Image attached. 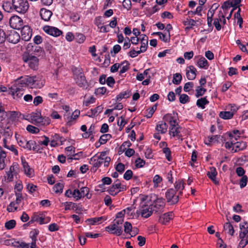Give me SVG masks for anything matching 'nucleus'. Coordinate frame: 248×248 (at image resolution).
I'll return each instance as SVG.
<instances>
[{"label":"nucleus","mask_w":248,"mask_h":248,"mask_svg":"<svg viewBox=\"0 0 248 248\" xmlns=\"http://www.w3.org/2000/svg\"><path fill=\"white\" fill-rule=\"evenodd\" d=\"M22 59L24 62L27 63L29 67L33 70H37L38 68L39 59L36 56L24 53Z\"/></svg>","instance_id":"1"},{"label":"nucleus","mask_w":248,"mask_h":248,"mask_svg":"<svg viewBox=\"0 0 248 248\" xmlns=\"http://www.w3.org/2000/svg\"><path fill=\"white\" fill-rule=\"evenodd\" d=\"M12 5L18 13H25L29 9V3L26 0H12Z\"/></svg>","instance_id":"2"},{"label":"nucleus","mask_w":248,"mask_h":248,"mask_svg":"<svg viewBox=\"0 0 248 248\" xmlns=\"http://www.w3.org/2000/svg\"><path fill=\"white\" fill-rule=\"evenodd\" d=\"M155 198L153 203L150 205L151 207L153 208V211L157 212L159 211H161L165 207V199L163 198H157L155 195H154Z\"/></svg>","instance_id":"3"},{"label":"nucleus","mask_w":248,"mask_h":248,"mask_svg":"<svg viewBox=\"0 0 248 248\" xmlns=\"http://www.w3.org/2000/svg\"><path fill=\"white\" fill-rule=\"evenodd\" d=\"M24 93V89L21 85H13L9 90V93L11 94L14 99L20 98Z\"/></svg>","instance_id":"4"},{"label":"nucleus","mask_w":248,"mask_h":248,"mask_svg":"<svg viewBox=\"0 0 248 248\" xmlns=\"http://www.w3.org/2000/svg\"><path fill=\"white\" fill-rule=\"evenodd\" d=\"M176 192V190L173 188H170L167 190L166 192V198L168 202H170L171 204L178 202L179 195H175Z\"/></svg>","instance_id":"5"},{"label":"nucleus","mask_w":248,"mask_h":248,"mask_svg":"<svg viewBox=\"0 0 248 248\" xmlns=\"http://www.w3.org/2000/svg\"><path fill=\"white\" fill-rule=\"evenodd\" d=\"M9 24L12 28L20 30L23 26V20L17 16H14L10 18Z\"/></svg>","instance_id":"6"},{"label":"nucleus","mask_w":248,"mask_h":248,"mask_svg":"<svg viewBox=\"0 0 248 248\" xmlns=\"http://www.w3.org/2000/svg\"><path fill=\"white\" fill-rule=\"evenodd\" d=\"M140 210L141 217L144 218H148L150 217L153 212V208L146 203H140Z\"/></svg>","instance_id":"7"},{"label":"nucleus","mask_w":248,"mask_h":248,"mask_svg":"<svg viewBox=\"0 0 248 248\" xmlns=\"http://www.w3.org/2000/svg\"><path fill=\"white\" fill-rule=\"evenodd\" d=\"M105 231L110 234L120 236L123 233V227L116 226L112 223L105 227Z\"/></svg>","instance_id":"8"},{"label":"nucleus","mask_w":248,"mask_h":248,"mask_svg":"<svg viewBox=\"0 0 248 248\" xmlns=\"http://www.w3.org/2000/svg\"><path fill=\"white\" fill-rule=\"evenodd\" d=\"M25 53L31 54V55L33 56H36L37 58L39 57H43L45 55V51L43 48L36 45L31 46V50H28V51Z\"/></svg>","instance_id":"9"},{"label":"nucleus","mask_w":248,"mask_h":248,"mask_svg":"<svg viewBox=\"0 0 248 248\" xmlns=\"http://www.w3.org/2000/svg\"><path fill=\"white\" fill-rule=\"evenodd\" d=\"M20 29L22 39L25 41H29L32 35V31L30 27L28 25H26L22 26Z\"/></svg>","instance_id":"10"},{"label":"nucleus","mask_w":248,"mask_h":248,"mask_svg":"<svg viewBox=\"0 0 248 248\" xmlns=\"http://www.w3.org/2000/svg\"><path fill=\"white\" fill-rule=\"evenodd\" d=\"M43 30L46 33L54 37H58L62 33V31L56 27L46 26Z\"/></svg>","instance_id":"11"},{"label":"nucleus","mask_w":248,"mask_h":248,"mask_svg":"<svg viewBox=\"0 0 248 248\" xmlns=\"http://www.w3.org/2000/svg\"><path fill=\"white\" fill-rule=\"evenodd\" d=\"M104 160L102 158L97 157V154L90 159V163L93 165L91 170L96 171L97 169L103 164Z\"/></svg>","instance_id":"12"},{"label":"nucleus","mask_w":248,"mask_h":248,"mask_svg":"<svg viewBox=\"0 0 248 248\" xmlns=\"http://www.w3.org/2000/svg\"><path fill=\"white\" fill-rule=\"evenodd\" d=\"M26 83L31 86H33L34 87H37L39 88L43 86V84L39 85L37 82L39 80V77L37 76H28L26 78Z\"/></svg>","instance_id":"13"},{"label":"nucleus","mask_w":248,"mask_h":248,"mask_svg":"<svg viewBox=\"0 0 248 248\" xmlns=\"http://www.w3.org/2000/svg\"><path fill=\"white\" fill-rule=\"evenodd\" d=\"M186 76L188 80H193L196 78L197 70L193 65H190L186 68Z\"/></svg>","instance_id":"14"},{"label":"nucleus","mask_w":248,"mask_h":248,"mask_svg":"<svg viewBox=\"0 0 248 248\" xmlns=\"http://www.w3.org/2000/svg\"><path fill=\"white\" fill-rule=\"evenodd\" d=\"M32 143H34V141L33 140H29L27 141L25 138H22L18 141V143L19 145L24 149H28L29 150H31V145H32Z\"/></svg>","instance_id":"15"},{"label":"nucleus","mask_w":248,"mask_h":248,"mask_svg":"<svg viewBox=\"0 0 248 248\" xmlns=\"http://www.w3.org/2000/svg\"><path fill=\"white\" fill-rule=\"evenodd\" d=\"M173 213L170 212L166 213L160 216L158 221L162 224H166L168 223L170 219L172 218Z\"/></svg>","instance_id":"16"},{"label":"nucleus","mask_w":248,"mask_h":248,"mask_svg":"<svg viewBox=\"0 0 248 248\" xmlns=\"http://www.w3.org/2000/svg\"><path fill=\"white\" fill-rule=\"evenodd\" d=\"M20 37L19 34L15 31L11 32V33L7 36L8 41L13 44L17 43L20 40Z\"/></svg>","instance_id":"17"},{"label":"nucleus","mask_w":248,"mask_h":248,"mask_svg":"<svg viewBox=\"0 0 248 248\" xmlns=\"http://www.w3.org/2000/svg\"><path fill=\"white\" fill-rule=\"evenodd\" d=\"M40 15L42 19L45 21H48L52 16V13L51 11L45 8H41L40 11Z\"/></svg>","instance_id":"18"},{"label":"nucleus","mask_w":248,"mask_h":248,"mask_svg":"<svg viewBox=\"0 0 248 248\" xmlns=\"http://www.w3.org/2000/svg\"><path fill=\"white\" fill-rule=\"evenodd\" d=\"M75 79L76 83L79 87L85 89L87 88V81L84 75L75 78Z\"/></svg>","instance_id":"19"},{"label":"nucleus","mask_w":248,"mask_h":248,"mask_svg":"<svg viewBox=\"0 0 248 248\" xmlns=\"http://www.w3.org/2000/svg\"><path fill=\"white\" fill-rule=\"evenodd\" d=\"M177 126H174L170 128V135L172 136V137H177L178 139L180 138L182 136L180 134V129H181V127H180L178 124H177Z\"/></svg>","instance_id":"20"},{"label":"nucleus","mask_w":248,"mask_h":248,"mask_svg":"<svg viewBox=\"0 0 248 248\" xmlns=\"http://www.w3.org/2000/svg\"><path fill=\"white\" fill-rule=\"evenodd\" d=\"M31 118L36 124H39V123L43 120L40 111L32 112L31 114Z\"/></svg>","instance_id":"21"},{"label":"nucleus","mask_w":248,"mask_h":248,"mask_svg":"<svg viewBox=\"0 0 248 248\" xmlns=\"http://www.w3.org/2000/svg\"><path fill=\"white\" fill-rule=\"evenodd\" d=\"M155 129L161 134H165L167 131L168 124L165 122H159L156 126Z\"/></svg>","instance_id":"22"},{"label":"nucleus","mask_w":248,"mask_h":248,"mask_svg":"<svg viewBox=\"0 0 248 248\" xmlns=\"http://www.w3.org/2000/svg\"><path fill=\"white\" fill-rule=\"evenodd\" d=\"M103 107L102 105L98 106L93 109H91L90 111L88 112V115L90 117H94L100 113L103 110Z\"/></svg>","instance_id":"23"},{"label":"nucleus","mask_w":248,"mask_h":248,"mask_svg":"<svg viewBox=\"0 0 248 248\" xmlns=\"http://www.w3.org/2000/svg\"><path fill=\"white\" fill-rule=\"evenodd\" d=\"M207 175L208 177L216 184H217L218 183L216 180L217 172L215 168H210V171L207 172Z\"/></svg>","instance_id":"24"},{"label":"nucleus","mask_w":248,"mask_h":248,"mask_svg":"<svg viewBox=\"0 0 248 248\" xmlns=\"http://www.w3.org/2000/svg\"><path fill=\"white\" fill-rule=\"evenodd\" d=\"M233 146L235 148L234 152H238L244 150L247 147V143L244 141L234 142Z\"/></svg>","instance_id":"25"},{"label":"nucleus","mask_w":248,"mask_h":248,"mask_svg":"<svg viewBox=\"0 0 248 248\" xmlns=\"http://www.w3.org/2000/svg\"><path fill=\"white\" fill-rule=\"evenodd\" d=\"M177 113L173 112V115L170 113H168L165 115L163 117V120L165 121L168 122L169 123H171L173 122L174 120L177 119L178 116Z\"/></svg>","instance_id":"26"},{"label":"nucleus","mask_w":248,"mask_h":248,"mask_svg":"<svg viewBox=\"0 0 248 248\" xmlns=\"http://www.w3.org/2000/svg\"><path fill=\"white\" fill-rule=\"evenodd\" d=\"M184 183L182 180H178L175 183V190H176V191H179V195H181L182 194V190L184 189L185 186H184Z\"/></svg>","instance_id":"27"},{"label":"nucleus","mask_w":248,"mask_h":248,"mask_svg":"<svg viewBox=\"0 0 248 248\" xmlns=\"http://www.w3.org/2000/svg\"><path fill=\"white\" fill-rule=\"evenodd\" d=\"M22 164L23 167L24 168V172H25V174L27 176H28L29 177H31V174H32V170H31V168L30 167V166H29L28 163L25 161V160H23V159H22Z\"/></svg>","instance_id":"28"},{"label":"nucleus","mask_w":248,"mask_h":248,"mask_svg":"<svg viewBox=\"0 0 248 248\" xmlns=\"http://www.w3.org/2000/svg\"><path fill=\"white\" fill-rule=\"evenodd\" d=\"M197 64L200 68H204L205 69H207L209 66L208 61L203 57H202L199 59L197 62Z\"/></svg>","instance_id":"29"},{"label":"nucleus","mask_w":248,"mask_h":248,"mask_svg":"<svg viewBox=\"0 0 248 248\" xmlns=\"http://www.w3.org/2000/svg\"><path fill=\"white\" fill-rule=\"evenodd\" d=\"M209 101L206 99V97H202L197 100L196 105L199 108L202 109L205 108V105L208 104Z\"/></svg>","instance_id":"30"},{"label":"nucleus","mask_w":248,"mask_h":248,"mask_svg":"<svg viewBox=\"0 0 248 248\" xmlns=\"http://www.w3.org/2000/svg\"><path fill=\"white\" fill-rule=\"evenodd\" d=\"M45 217L41 216L39 217L37 215H34L33 217H31V220L30 221L29 223H33L35 221H39L40 224H43L46 223V222L45 221Z\"/></svg>","instance_id":"31"},{"label":"nucleus","mask_w":248,"mask_h":248,"mask_svg":"<svg viewBox=\"0 0 248 248\" xmlns=\"http://www.w3.org/2000/svg\"><path fill=\"white\" fill-rule=\"evenodd\" d=\"M219 116L222 119L228 120L232 118L233 115L232 112L225 111L220 112Z\"/></svg>","instance_id":"32"},{"label":"nucleus","mask_w":248,"mask_h":248,"mask_svg":"<svg viewBox=\"0 0 248 248\" xmlns=\"http://www.w3.org/2000/svg\"><path fill=\"white\" fill-rule=\"evenodd\" d=\"M131 95L130 91L127 90L120 93L116 97L117 100L120 101L123 98H127Z\"/></svg>","instance_id":"33"},{"label":"nucleus","mask_w":248,"mask_h":248,"mask_svg":"<svg viewBox=\"0 0 248 248\" xmlns=\"http://www.w3.org/2000/svg\"><path fill=\"white\" fill-rule=\"evenodd\" d=\"M224 230L227 231V232L231 235H233L234 232V230L232 225L229 222H226L224 224L223 226Z\"/></svg>","instance_id":"34"},{"label":"nucleus","mask_w":248,"mask_h":248,"mask_svg":"<svg viewBox=\"0 0 248 248\" xmlns=\"http://www.w3.org/2000/svg\"><path fill=\"white\" fill-rule=\"evenodd\" d=\"M184 24L186 26H189L186 27V30H190L192 28V27L196 25V21L193 19H188L187 18L186 20L184 21Z\"/></svg>","instance_id":"35"},{"label":"nucleus","mask_w":248,"mask_h":248,"mask_svg":"<svg viewBox=\"0 0 248 248\" xmlns=\"http://www.w3.org/2000/svg\"><path fill=\"white\" fill-rule=\"evenodd\" d=\"M202 7L201 6H198L195 11H188L187 15L189 16V17H192L194 15H198L199 16H202Z\"/></svg>","instance_id":"36"},{"label":"nucleus","mask_w":248,"mask_h":248,"mask_svg":"<svg viewBox=\"0 0 248 248\" xmlns=\"http://www.w3.org/2000/svg\"><path fill=\"white\" fill-rule=\"evenodd\" d=\"M80 114L79 110H76L72 114V115L69 118V119L68 120L67 122V125L68 126H70L72 124V122L73 120H75L79 116Z\"/></svg>","instance_id":"37"},{"label":"nucleus","mask_w":248,"mask_h":248,"mask_svg":"<svg viewBox=\"0 0 248 248\" xmlns=\"http://www.w3.org/2000/svg\"><path fill=\"white\" fill-rule=\"evenodd\" d=\"M244 224L246 225L245 229L240 231L239 233V237L240 239H244L245 237L248 238V223L247 221L244 222Z\"/></svg>","instance_id":"38"},{"label":"nucleus","mask_w":248,"mask_h":248,"mask_svg":"<svg viewBox=\"0 0 248 248\" xmlns=\"http://www.w3.org/2000/svg\"><path fill=\"white\" fill-rule=\"evenodd\" d=\"M39 233V231L37 229H34L30 232V237L31 239V243H36L37 240V236Z\"/></svg>","instance_id":"39"},{"label":"nucleus","mask_w":248,"mask_h":248,"mask_svg":"<svg viewBox=\"0 0 248 248\" xmlns=\"http://www.w3.org/2000/svg\"><path fill=\"white\" fill-rule=\"evenodd\" d=\"M120 184H113L112 186L108 190L109 194L112 196H116L119 193V191L115 192V190L118 188Z\"/></svg>","instance_id":"40"},{"label":"nucleus","mask_w":248,"mask_h":248,"mask_svg":"<svg viewBox=\"0 0 248 248\" xmlns=\"http://www.w3.org/2000/svg\"><path fill=\"white\" fill-rule=\"evenodd\" d=\"M104 219L103 217H98L91 218L86 220V222H88L90 225H95L96 223L100 222L102 220Z\"/></svg>","instance_id":"41"},{"label":"nucleus","mask_w":248,"mask_h":248,"mask_svg":"<svg viewBox=\"0 0 248 248\" xmlns=\"http://www.w3.org/2000/svg\"><path fill=\"white\" fill-rule=\"evenodd\" d=\"M182 79V77L180 73H175L173 75L172 83L175 85H179Z\"/></svg>","instance_id":"42"},{"label":"nucleus","mask_w":248,"mask_h":248,"mask_svg":"<svg viewBox=\"0 0 248 248\" xmlns=\"http://www.w3.org/2000/svg\"><path fill=\"white\" fill-rule=\"evenodd\" d=\"M64 187L63 184L58 183L53 186V190L56 193H62Z\"/></svg>","instance_id":"43"},{"label":"nucleus","mask_w":248,"mask_h":248,"mask_svg":"<svg viewBox=\"0 0 248 248\" xmlns=\"http://www.w3.org/2000/svg\"><path fill=\"white\" fill-rule=\"evenodd\" d=\"M112 136L109 134H105L102 135L99 138V141L100 144L106 143L108 140L111 138Z\"/></svg>","instance_id":"44"},{"label":"nucleus","mask_w":248,"mask_h":248,"mask_svg":"<svg viewBox=\"0 0 248 248\" xmlns=\"http://www.w3.org/2000/svg\"><path fill=\"white\" fill-rule=\"evenodd\" d=\"M148 37L145 35H142V37L141 39V46L140 47L144 49L147 50L148 47Z\"/></svg>","instance_id":"45"},{"label":"nucleus","mask_w":248,"mask_h":248,"mask_svg":"<svg viewBox=\"0 0 248 248\" xmlns=\"http://www.w3.org/2000/svg\"><path fill=\"white\" fill-rule=\"evenodd\" d=\"M75 78L84 75L83 70L80 67H74L72 68Z\"/></svg>","instance_id":"46"},{"label":"nucleus","mask_w":248,"mask_h":248,"mask_svg":"<svg viewBox=\"0 0 248 248\" xmlns=\"http://www.w3.org/2000/svg\"><path fill=\"white\" fill-rule=\"evenodd\" d=\"M196 93L195 95L196 97L198 98L200 96L203 95L206 92V89L202 87L201 86H198L196 90Z\"/></svg>","instance_id":"47"},{"label":"nucleus","mask_w":248,"mask_h":248,"mask_svg":"<svg viewBox=\"0 0 248 248\" xmlns=\"http://www.w3.org/2000/svg\"><path fill=\"white\" fill-rule=\"evenodd\" d=\"M16 225V221L12 219L8 221H7L5 223V227L7 230H11L15 228V226Z\"/></svg>","instance_id":"48"},{"label":"nucleus","mask_w":248,"mask_h":248,"mask_svg":"<svg viewBox=\"0 0 248 248\" xmlns=\"http://www.w3.org/2000/svg\"><path fill=\"white\" fill-rule=\"evenodd\" d=\"M219 137L220 135H218L208 137V139L204 141V143L207 145H210V143L213 141L214 140L217 141L218 139L219 138Z\"/></svg>","instance_id":"49"},{"label":"nucleus","mask_w":248,"mask_h":248,"mask_svg":"<svg viewBox=\"0 0 248 248\" xmlns=\"http://www.w3.org/2000/svg\"><path fill=\"white\" fill-rule=\"evenodd\" d=\"M107 92L106 87H102L95 89L94 93L96 95H103Z\"/></svg>","instance_id":"50"},{"label":"nucleus","mask_w":248,"mask_h":248,"mask_svg":"<svg viewBox=\"0 0 248 248\" xmlns=\"http://www.w3.org/2000/svg\"><path fill=\"white\" fill-rule=\"evenodd\" d=\"M127 123V122L125 121L124 117L123 116L119 118V120L117 122V124L119 126V130L121 131L124 125Z\"/></svg>","instance_id":"51"},{"label":"nucleus","mask_w":248,"mask_h":248,"mask_svg":"<svg viewBox=\"0 0 248 248\" xmlns=\"http://www.w3.org/2000/svg\"><path fill=\"white\" fill-rule=\"evenodd\" d=\"M26 129L28 132L33 134H36L39 132V128L31 125H28Z\"/></svg>","instance_id":"52"},{"label":"nucleus","mask_w":248,"mask_h":248,"mask_svg":"<svg viewBox=\"0 0 248 248\" xmlns=\"http://www.w3.org/2000/svg\"><path fill=\"white\" fill-rule=\"evenodd\" d=\"M124 63H126V65H124L122 68L121 69L120 71V74H123L124 73H125L126 71H127L129 68V63H128V62L126 61H124L123 62H122L121 64H120V66L121 65H122L123 64H124Z\"/></svg>","instance_id":"53"},{"label":"nucleus","mask_w":248,"mask_h":248,"mask_svg":"<svg viewBox=\"0 0 248 248\" xmlns=\"http://www.w3.org/2000/svg\"><path fill=\"white\" fill-rule=\"evenodd\" d=\"M189 96L186 94H182L179 97V101L182 104H186L189 102Z\"/></svg>","instance_id":"54"},{"label":"nucleus","mask_w":248,"mask_h":248,"mask_svg":"<svg viewBox=\"0 0 248 248\" xmlns=\"http://www.w3.org/2000/svg\"><path fill=\"white\" fill-rule=\"evenodd\" d=\"M163 152L165 154L167 159L170 161L171 160V151L169 148L165 147L163 149Z\"/></svg>","instance_id":"55"},{"label":"nucleus","mask_w":248,"mask_h":248,"mask_svg":"<svg viewBox=\"0 0 248 248\" xmlns=\"http://www.w3.org/2000/svg\"><path fill=\"white\" fill-rule=\"evenodd\" d=\"M248 177L246 175H244L240 180L239 185L240 187L242 188L247 186L248 183Z\"/></svg>","instance_id":"56"},{"label":"nucleus","mask_w":248,"mask_h":248,"mask_svg":"<svg viewBox=\"0 0 248 248\" xmlns=\"http://www.w3.org/2000/svg\"><path fill=\"white\" fill-rule=\"evenodd\" d=\"M135 163L137 168H140L144 166L145 164V161L140 157H139L135 160Z\"/></svg>","instance_id":"57"},{"label":"nucleus","mask_w":248,"mask_h":248,"mask_svg":"<svg viewBox=\"0 0 248 248\" xmlns=\"http://www.w3.org/2000/svg\"><path fill=\"white\" fill-rule=\"evenodd\" d=\"M8 116L9 115V119L12 121H14L18 117V112L16 111H8Z\"/></svg>","instance_id":"58"},{"label":"nucleus","mask_w":248,"mask_h":248,"mask_svg":"<svg viewBox=\"0 0 248 248\" xmlns=\"http://www.w3.org/2000/svg\"><path fill=\"white\" fill-rule=\"evenodd\" d=\"M132 229V224L129 222H125L124 224V231L125 233H129Z\"/></svg>","instance_id":"59"},{"label":"nucleus","mask_w":248,"mask_h":248,"mask_svg":"<svg viewBox=\"0 0 248 248\" xmlns=\"http://www.w3.org/2000/svg\"><path fill=\"white\" fill-rule=\"evenodd\" d=\"M86 39L84 35L82 33H76V39L78 43H82L84 42Z\"/></svg>","instance_id":"60"},{"label":"nucleus","mask_w":248,"mask_h":248,"mask_svg":"<svg viewBox=\"0 0 248 248\" xmlns=\"http://www.w3.org/2000/svg\"><path fill=\"white\" fill-rule=\"evenodd\" d=\"M133 177V172L130 170H127L124 174V178L128 181Z\"/></svg>","instance_id":"61"},{"label":"nucleus","mask_w":248,"mask_h":248,"mask_svg":"<svg viewBox=\"0 0 248 248\" xmlns=\"http://www.w3.org/2000/svg\"><path fill=\"white\" fill-rule=\"evenodd\" d=\"M89 190L87 187H82L80 189V193L81 194V198L85 196H87L89 194Z\"/></svg>","instance_id":"62"},{"label":"nucleus","mask_w":248,"mask_h":248,"mask_svg":"<svg viewBox=\"0 0 248 248\" xmlns=\"http://www.w3.org/2000/svg\"><path fill=\"white\" fill-rule=\"evenodd\" d=\"M115 169L117 171L120 173H123L125 170V166L122 163H119L115 167Z\"/></svg>","instance_id":"63"},{"label":"nucleus","mask_w":248,"mask_h":248,"mask_svg":"<svg viewBox=\"0 0 248 248\" xmlns=\"http://www.w3.org/2000/svg\"><path fill=\"white\" fill-rule=\"evenodd\" d=\"M14 246L17 248H29L30 244H27L24 242L19 243V242H16Z\"/></svg>","instance_id":"64"}]
</instances>
